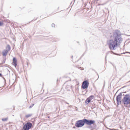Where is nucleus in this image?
<instances>
[{
	"label": "nucleus",
	"instance_id": "23",
	"mask_svg": "<svg viewBox=\"0 0 130 130\" xmlns=\"http://www.w3.org/2000/svg\"><path fill=\"white\" fill-rule=\"evenodd\" d=\"M73 57V56H72V58Z\"/></svg>",
	"mask_w": 130,
	"mask_h": 130
},
{
	"label": "nucleus",
	"instance_id": "1",
	"mask_svg": "<svg viewBox=\"0 0 130 130\" xmlns=\"http://www.w3.org/2000/svg\"><path fill=\"white\" fill-rule=\"evenodd\" d=\"M112 38V39L108 41V44L110 50H114L120 45L123 39L120 31L118 30H116L113 32Z\"/></svg>",
	"mask_w": 130,
	"mask_h": 130
},
{
	"label": "nucleus",
	"instance_id": "6",
	"mask_svg": "<svg viewBox=\"0 0 130 130\" xmlns=\"http://www.w3.org/2000/svg\"><path fill=\"white\" fill-rule=\"evenodd\" d=\"M89 84V83L87 80H85L82 83V87L83 89H86L88 87Z\"/></svg>",
	"mask_w": 130,
	"mask_h": 130
},
{
	"label": "nucleus",
	"instance_id": "9",
	"mask_svg": "<svg viewBox=\"0 0 130 130\" xmlns=\"http://www.w3.org/2000/svg\"><path fill=\"white\" fill-rule=\"evenodd\" d=\"M8 52V51L7 50H4V51L2 52L3 55L4 56H6L7 55Z\"/></svg>",
	"mask_w": 130,
	"mask_h": 130
},
{
	"label": "nucleus",
	"instance_id": "14",
	"mask_svg": "<svg viewBox=\"0 0 130 130\" xmlns=\"http://www.w3.org/2000/svg\"><path fill=\"white\" fill-rule=\"evenodd\" d=\"M32 115L31 114H28L26 115L25 116L26 117V118H28L29 117L31 116Z\"/></svg>",
	"mask_w": 130,
	"mask_h": 130
},
{
	"label": "nucleus",
	"instance_id": "19",
	"mask_svg": "<svg viewBox=\"0 0 130 130\" xmlns=\"http://www.w3.org/2000/svg\"><path fill=\"white\" fill-rule=\"evenodd\" d=\"M111 52H112L114 54H115V55H119L118 54H116V53H113V52L112 51H111Z\"/></svg>",
	"mask_w": 130,
	"mask_h": 130
},
{
	"label": "nucleus",
	"instance_id": "21",
	"mask_svg": "<svg viewBox=\"0 0 130 130\" xmlns=\"http://www.w3.org/2000/svg\"><path fill=\"white\" fill-rule=\"evenodd\" d=\"M48 118H50V117L48 116Z\"/></svg>",
	"mask_w": 130,
	"mask_h": 130
},
{
	"label": "nucleus",
	"instance_id": "17",
	"mask_svg": "<svg viewBox=\"0 0 130 130\" xmlns=\"http://www.w3.org/2000/svg\"><path fill=\"white\" fill-rule=\"evenodd\" d=\"M3 24V22L0 21V26H2Z\"/></svg>",
	"mask_w": 130,
	"mask_h": 130
},
{
	"label": "nucleus",
	"instance_id": "4",
	"mask_svg": "<svg viewBox=\"0 0 130 130\" xmlns=\"http://www.w3.org/2000/svg\"><path fill=\"white\" fill-rule=\"evenodd\" d=\"M32 126V124L30 122H28L23 126V128L24 130H28L31 128Z\"/></svg>",
	"mask_w": 130,
	"mask_h": 130
},
{
	"label": "nucleus",
	"instance_id": "7",
	"mask_svg": "<svg viewBox=\"0 0 130 130\" xmlns=\"http://www.w3.org/2000/svg\"><path fill=\"white\" fill-rule=\"evenodd\" d=\"M85 123L88 125H91L94 124L95 121L94 120H89L84 119Z\"/></svg>",
	"mask_w": 130,
	"mask_h": 130
},
{
	"label": "nucleus",
	"instance_id": "11",
	"mask_svg": "<svg viewBox=\"0 0 130 130\" xmlns=\"http://www.w3.org/2000/svg\"><path fill=\"white\" fill-rule=\"evenodd\" d=\"M6 49H7V50L8 51H9L10 50V47L9 45L8 44L7 45L6 47Z\"/></svg>",
	"mask_w": 130,
	"mask_h": 130
},
{
	"label": "nucleus",
	"instance_id": "16",
	"mask_svg": "<svg viewBox=\"0 0 130 130\" xmlns=\"http://www.w3.org/2000/svg\"><path fill=\"white\" fill-rule=\"evenodd\" d=\"M0 76H1V77H2L4 79V80H5V78L3 77H2V74L1 73H0Z\"/></svg>",
	"mask_w": 130,
	"mask_h": 130
},
{
	"label": "nucleus",
	"instance_id": "3",
	"mask_svg": "<svg viewBox=\"0 0 130 130\" xmlns=\"http://www.w3.org/2000/svg\"><path fill=\"white\" fill-rule=\"evenodd\" d=\"M84 119L77 121L75 124V126L77 128L83 126L85 124Z\"/></svg>",
	"mask_w": 130,
	"mask_h": 130
},
{
	"label": "nucleus",
	"instance_id": "8",
	"mask_svg": "<svg viewBox=\"0 0 130 130\" xmlns=\"http://www.w3.org/2000/svg\"><path fill=\"white\" fill-rule=\"evenodd\" d=\"M13 64L16 67L17 66V60L16 58L14 57L13 59Z\"/></svg>",
	"mask_w": 130,
	"mask_h": 130
},
{
	"label": "nucleus",
	"instance_id": "18",
	"mask_svg": "<svg viewBox=\"0 0 130 130\" xmlns=\"http://www.w3.org/2000/svg\"><path fill=\"white\" fill-rule=\"evenodd\" d=\"M55 26V24H52V26L53 27H54V26Z\"/></svg>",
	"mask_w": 130,
	"mask_h": 130
},
{
	"label": "nucleus",
	"instance_id": "2",
	"mask_svg": "<svg viewBox=\"0 0 130 130\" xmlns=\"http://www.w3.org/2000/svg\"><path fill=\"white\" fill-rule=\"evenodd\" d=\"M122 101L125 105L130 104V95L129 94H126L122 99Z\"/></svg>",
	"mask_w": 130,
	"mask_h": 130
},
{
	"label": "nucleus",
	"instance_id": "12",
	"mask_svg": "<svg viewBox=\"0 0 130 130\" xmlns=\"http://www.w3.org/2000/svg\"><path fill=\"white\" fill-rule=\"evenodd\" d=\"M94 98V96L93 95H91L90 96V97H89L88 98H89V99L91 100L92 99H93Z\"/></svg>",
	"mask_w": 130,
	"mask_h": 130
},
{
	"label": "nucleus",
	"instance_id": "10",
	"mask_svg": "<svg viewBox=\"0 0 130 130\" xmlns=\"http://www.w3.org/2000/svg\"><path fill=\"white\" fill-rule=\"evenodd\" d=\"M89 99H90V98H87L86 99V100L85 101V104H86V103H87V102H88V103H87L86 104V105H87L88 103H89L90 102L91 100Z\"/></svg>",
	"mask_w": 130,
	"mask_h": 130
},
{
	"label": "nucleus",
	"instance_id": "5",
	"mask_svg": "<svg viewBox=\"0 0 130 130\" xmlns=\"http://www.w3.org/2000/svg\"><path fill=\"white\" fill-rule=\"evenodd\" d=\"M123 92L120 93L117 96L116 101L117 104L118 105L120 104L121 102V99L122 98V93Z\"/></svg>",
	"mask_w": 130,
	"mask_h": 130
},
{
	"label": "nucleus",
	"instance_id": "24",
	"mask_svg": "<svg viewBox=\"0 0 130 130\" xmlns=\"http://www.w3.org/2000/svg\"><path fill=\"white\" fill-rule=\"evenodd\" d=\"M124 93H126V92H124Z\"/></svg>",
	"mask_w": 130,
	"mask_h": 130
},
{
	"label": "nucleus",
	"instance_id": "13",
	"mask_svg": "<svg viewBox=\"0 0 130 130\" xmlns=\"http://www.w3.org/2000/svg\"><path fill=\"white\" fill-rule=\"evenodd\" d=\"M8 118H2V120L3 121H5L7 120Z\"/></svg>",
	"mask_w": 130,
	"mask_h": 130
},
{
	"label": "nucleus",
	"instance_id": "20",
	"mask_svg": "<svg viewBox=\"0 0 130 130\" xmlns=\"http://www.w3.org/2000/svg\"><path fill=\"white\" fill-rule=\"evenodd\" d=\"M97 75H98V78H99V75H98V74H97Z\"/></svg>",
	"mask_w": 130,
	"mask_h": 130
},
{
	"label": "nucleus",
	"instance_id": "22",
	"mask_svg": "<svg viewBox=\"0 0 130 130\" xmlns=\"http://www.w3.org/2000/svg\"><path fill=\"white\" fill-rule=\"evenodd\" d=\"M67 103V104H69L68 103Z\"/></svg>",
	"mask_w": 130,
	"mask_h": 130
},
{
	"label": "nucleus",
	"instance_id": "15",
	"mask_svg": "<svg viewBox=\"0 0 130 130\" xmlns=\"http://www.w3.org/2000/svg\"><path fill=\"white\" fill-rule=\"evenodd\" d=\"M34 104H33L32 105H31L29 107V109L31 108H32L33 106L34 105Z\"/></svg>",
	"mask_w": 130,
	"mask_h": 130
}]
</instances>
